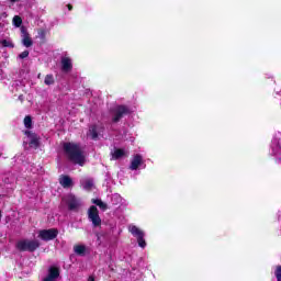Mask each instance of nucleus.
<instances>
[{"label":"nucleus","instance_id":"obj_6","mask_svg":"<svg viewBox=\"0 0 281 281\" xmlns=\"http://www.w3.org/2000/svg\"><path fill=\"white\" fill-rule=\"evenodd\" d=\"M38 238L45 243H48V240H54L58 238V228L42 229L38 233Z\"/></svg>","mask_w":281,"mask_h":281},{"label":"nucleus","instance_id":"obj_8","mask_svg":"<svg viewBox=\"0 0 281 281\" xmlns=\"http://www.w3.org/2000/svg\"><path fill=\"white\" fill-rule=\"evenodd\" d=\"M88 133H89L91 139H93V142H98V137H100V134L104 133V126L98 125V124H92L89 126Z\"/></svg>","mask_w":281,"mask_h":281},{"label":"nucleus","instance_id":"obj_21","mask_svg":"<svg viewBox=\"0 0 281 281\" xmlns=\"http://www.w3.org/2000/svg\"><path fill=\"white\" fill-rule=\"evenodd\" d=\"M24 126L25 128H32V116L26 115L24 117Z\"/></svg>","mask_w":281,"mask_h":281},{"label":"nucleus","instance_id":"obj_1","mask_svg":"<svg viewBox=\"0 0 281 281\" xmlns=\"http://www.w3.org/2000/svg\"><path fill=\"white\" fill-rule=\"evenodd\" d=\"M63 148L69 161H72V164H78V166H85V154L82 153L80 145L68 142L64 143Z\"/></svg>","mask_w":281,"mask_h":281},{"label":"nucleus","instance_id":"obj_20","mask_svg":"<svg viewBox=\"0 0 281 281\" xmlns=\"http://www.w3.org/2000/svg\"><path fill=\"white\" fill-rule=\"evenodd\" d=\"M2 47H10L11 49H14V43L8 40H2L1 42Z\"/></svg>","mask_w":281,"mask_h":281},{"label":"nucleus","instance_id":"obj_14","mask_svg":"<svg viewBox=\"0 0 281 281\" xmlns=\"http://www.w3.org/2000/svg\"><path fill=\"white\" fill-rule=\"evenodd\" d=\"M91 203H93L94 205H98V207H100L102 212H106L109 210V205L100 199H92Z\"/></svg>","mask_w":281,"mask_h":281},{"label":"nucleus","instance_id":"obj_19","mask_svg":"<svg viewBox=\"0 0 281 281\" xmlns=\"http://www.w3.org/2000/svg\"><path fill=\"white\" fill-rule=\"evenodd\" d=\"M12 23L15 27H21V25H23V19L20 15H15Z\"/></svg>","mask_w":281,"mask_h":281},{"label":"nucleus","instance_id":"obj_28","mask_svg":"<svg viewBox=\"0 0 281 281\" xmlns=\"http://www.w3.org/2000/svg\"><path fill=\"white\" fill-rule=\"evenodd\" d=\"M87 281H95V278L89 277Z\"/></svg>","mask_w":281,"mask_h":281},{"label":"nucleus","instance_id":"obj_30","mask_svg":"<svg viewBox=\"0 0 281 281\" xmlns=\"http://www.w3.org/2000/svg\"><path fill=\"white\" fill-rule=\"evenodd\" d=\"M37 78H41V74H38Z\"/></svg>","mask_w":281,"mask_h":281},{"label":"nucleus","instance_id":"obj_23","mask_svg":"<svg viewBox=\"0 0 281 281\" xmlns=\"http://www.w3.org/2000/svg\"><path fill=\"white\" fill-rule=\"evenodd\" d=\"M274 276L277 278V281H281V266L276 267Z\"/></svg>","mask_w":281,"mask_h":281},{"label":"nucleus","instance_id":"obj_7","mask_svg":"<svg viewBox=\"0 0 281 281\" xmlns=\"http://www.w3.org/2000/svg\"><path fill=\"white\" fill-rule=\"evenodd\" d=\"M24 135H26V137H29L30 139L29 142L30 148H34L35 150H37V148H41V136H38V134L26 130L24 132Z\"/></svg>","mask_w":281,"mask_h":281},{"label":"nucleus","instance_id":"obj_2","mask_svg":"<svg viewBox=\"0 0 281 281\" xmlns=\"http://www.w3.org/2000/svg\"><path fill=\"white\" fill-rule=\"evenodd\" d=\"M15 247L18 251H30V254H34L41 247V243L38 240L22 239L16 243Z\"/></svg>","mask_w":281,"mask_h":281},{"label":"nucleus","instance_id":"obj_13","mask_svg":"<svg viewBox=\"0 0 281 281\" xmlns=\"http://www.w3.org/2000/svg\"><path fill=\"white\" fill-rule=\"evenodd\" d=\"M59 183L63 188H71V186H74V180L69 176H60Z\"/></svg>","mask_w":281,"mask_h":281},{"label":"nucleus","instance_id":"obj_12","mask_svg":"<svg viewBox=\"0 0 281 281\" xmlns=\"http://www.w3.org/2000/svg\"><path fill=\"white\" fill-rule=\"evenodd\" d=\"M140 164H144V158L142 157V155L136 154L131 161L130 170H137Z\"/></svg>","mask_w":281,"mask_h":281},{"label":"nucleus","instance_id":"obj_4","mask_svg":"<svg viewBox=\"0 0 281 281\" xmlns=\"http://www.w3.org/2000/svg\"><path fill=\"white\" fill-rule=\"evenodd\" d=\"M128 232L130 234H132V236L136 238L138 247H140L142 249H146V239H144V236H146V234L144 233V231L135 225H132L128 227Z\"/></svg>","mask_w":281,"mask_h":281},{"label":"nucleus","instance_id":"obj_27","mask_svg":"<svg viewBox=\"0 0 281 281\" xmlns=\"http://www.w3.org/2000/svg\"><path fill=\"white\" fill-rule=\"evenodd\" d=\"M67 8H68L69 12H71V10H74V5H71V4H67Z\"/></svg>","mask_w":281,"mask_h":281},{"label":"nucleus","instance_id":"obj_29","mask_svg":"<svg viewBox=\"0 0 281 281\" xmlns=\"http://www.w3.org/2000/svg\"><path fill=\"white\" fill-rule=\"evenodd\" d=\"M11 3H16L19 0H9Z\"/></svg>","mask_w":281,"mask_h":281},{"label":"nucleus","instance_id":"obj_17","mask_svg":"<svg viewBox=\"0 0 281 281\" xmlns=\"http://www.w3.org/2000/svg\"><path fill=\"white\" fill-rule=\"evenodd\" d=\"M74 251H75V254H77V256H85V252L87 251V246L76 245L74 247Z\"/></svg>","mask_w":281,"mask_h":281},{"label":"nucleus","instance_id":"obj_22","mask_svg":"<svg viewBox=\"0 0 281 281\" xmlns=\"http://www.w3.org/2000/svg\"><path fill=\"white\" fill-rule=\"evenodd\" d=\"M91 188H93V180H91V179L86 180L83 183V189L91 190Z\"/></svg>","mask_w":281,"mask_h":281},{"label":"nucleus","instance_id":"obj_10","mask_svg":"<svg viewBox=\"0 0 281 281\" xmlns=\"http://www.w3.org/2000/svg\"><path fill=\"white\" fill-rule=\"evenodd\" d=\"M66 203L70 212H76L80 207V200L76 195H69Z\"/></svg>","mask_w":281,"mask_h":281},{"label":"nucleus","instance_id":"obj_26","mask_svg":"<svg viewBox=\"0 0 281 281\" xmlns=\"http://www.w3.org/2000/svg\"><path fill=\"white\" fill-rule=\"evenodd\" d=\"M38 34H40V36H42V38H45V30H41V31L38 32Z\"/></svg>","mask_w":281,"mask_h":281},{"label":"nucleus","instance_id":"obj_9","mask_svg":"<svg viewBox=\"0 0 281 281\" xmlns=\"http://www.w3.org/2000/svg\"><path fill=\"white\" fill-rule=\"evenodd\" d=\"M21 34L22 45L24 47H32V45H34V41H32V37L30 36V33L27 32V29H25V26H21Z\"/></svg>","mask_w":281,"mask_h":281},{"label":"nucleus","instance_id":"obj_11","mask_svg":"<svg viewBox=\"0 0 281 281\" xmlns=\"http://www.w3.org/2000/svg\"><path fill=\"white\" fill-rule=\"evenodd\" d=\"M74 69V64L71 63L70 57H63L61 58V71H65L68 74V71H71Z\"/></svg>","mask_w":281,"mask_h":281},{"label":"nucleus","instance_id":"obj_25","mask_svg":"<svg viewBox=\"0 0 281 281\" xmlns=\"http://www.w3.org/2000/svg\"><path fill=\"white\" fill-rule=\"evenodd\" d=\"M56 280H58V278L52 277L49 274H47V277L43 279V281H56Z\"/></svg>","mask_w":281,"mask_h":281},{"label":"nucleus","instance_id":"obj_24","mask_svg":"<svg viewBox=\"0 0 281 281\" xmlns=\"http://www.w3.org/2000/svg\"><path fill=\"white\" fill-rule=\"evenodd\" d=\"M27 56H30V50H23L20 55H19V58L21 60L27 58Z\"/></svg>","mask_w":281,"mask_h":281},{"label":"nucleus","instance_id":"obj_5","mask_svg":"<svg viewBox=\"0 0 281 281\" xmlns=\"http://www.w3.org/2000/svg\"><path fill=\"white\" fill-rule=\"evenodd\" d=\"M88 218L92 222L93 227H100L102 225V218L100 217V211L98 206L91 205L88 209Z\"/></svg>","mask_w":281,"mask_h":281},{"label":"nucleus","instance_id":"obj_16","mask_svg":"<svg viewBox=\"0 0 281 281\" xmlns=\"http://www.w3.org/2000/svg\"><path fill=\"white\" fill-rule=\"evenodd\" d=\"M48 276H50L53 278H60V268L52 266L48 269Z\"/></svg>","mask_w":281,"mask_h":281},{"label":"nucleus","instance_id":"obj_18","mask_svg":"<svg viewBox=\"0 0 281 281\" xmlns=\"http://www.w3.org/2000/svg\"><path fill=\"white\" fill-rule=\"evenodd\" d=\"M56 81L54 80V75H46L44 79V85L47 87L54 85Z\"/></svg>","mask_w":281,"mask_h":281},{"label":"nucleus","instance_id":"obj_15","mask_svg":"<svg viewBox=\"0 0 281 281\" xmlns=\"http://www.w3.org/2000/svg\"><path fill=\"white\" fill-rule=\"evenodd\" d=\"M111 155H112V159L117 160V159H122V157L126 155V151L122 148H116L114 149V153H112Z\"/></svg>","mask_w":281,"mask_h":281},{"label":"nucleus","instance_id":"obj_3","mask_svg":"<svg viewBox=\"0 0 281 281\" xmlns=\"http://www.w3.org/2000/svg\"><path fill=\"white\" fill-rule=\"evenodd\" d=\"M112 113H113L112 122L113 124H117V122H120V120H122L124 115H131V108L124 104L116 105L112 110Z\"/></svg>","mask_w":281,"mask_h":281}]
</instances>
